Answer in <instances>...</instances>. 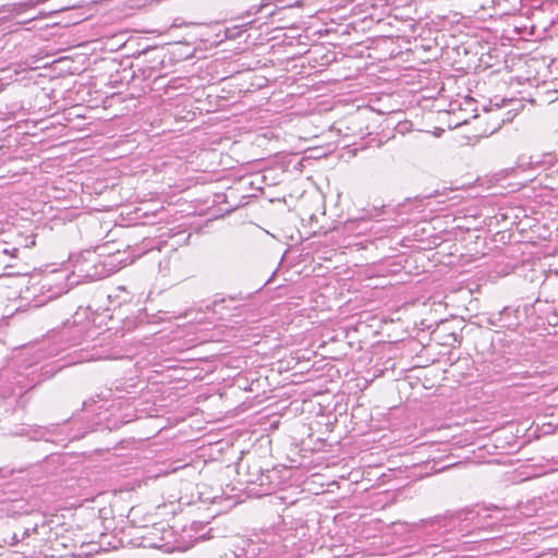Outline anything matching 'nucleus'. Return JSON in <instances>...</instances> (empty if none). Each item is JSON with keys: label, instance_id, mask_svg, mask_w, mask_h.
Wrapping results in <instances>:
<instances>
[{"label": "nucleus", "instance_id": "6", "mask_svg": "<svg viewBox=\"0 0 558 558\" xmlns=\"http://www.w3.org/2000/svg\"><path fill=\"white\" fill-rule=\"evenodd\" d=\"M263 493H264V494H269V493H270V489H269V488L263 489Z\"/></svg>", "mask_w": 558, "mask_h": 558}, {"label": "nucleus", "instance_id": "1", "mask_svg": "<svg viewBox=\"0 0 558 558\" xmlns=\"http://www.w3.org/2000/svg\"><path fill=\"white\" fill-rule=\"evenodd\" d=\"M533 306L525 304L522 308L506 306L499 313L497 320L500 327L514 330L522 324V317L527 316Z\"/></svg>", "mask_w": 558, "mask_h": 558}, {"label": "nucleus", "instance_id": "2", "mask_svg": "<svg viewBox=\"0 0 558 558\" xmlns=\"http://www.w3.org/2000/svg\"><path fill=\"white\" fill-rule=\"evenodd\" d=\"M268 478H269V476H268V475L264 474L262 471H259V470H258V471H257V473H256V475L251 476V477L247 480V482H248V483H256V484H258L259 486H262V487H263V486H265L266 484L268 485V482H267V481H268Z\"/></svg>", "mask_w": 558, "mask_h": 558}, {"label": "nucleus", "instance_id": "5", "mask_svg": "<svg viewBox=\"0 0 558 558\" xmlns=\"http://www.w3.org/2000/svg\"><path fill=\"white\" fill-rule=\"evenodd\" d=\"M61 294H62V290H59V291H57V292H54V293L49 294V295H48V299H49V300H52V299L58 298V296H59V295H61Z\"/></svg>", "mask_w": 558, "mask_h": 558}, {"label": "nucleus", "instance_id": "3", "mask_svg": "<svg viewBox=\"0 0 558 558\" xmlns=\"http://www.w3.org/2000/svg\"><path fill=\"white\" fill-rule=\"evenodd\" d=\"M21 534L20 533H16L14 532L13 535H12V542H11V545H15L17 544L19 542H21Z\"/></svg>", "mask_w": 558, "mask_h": 558}, {"label": "nucleus", "instance_id": "7", "mask_svg": "<svg viewBox=\"0 0 558 558\" xmlns=\"http://www.w3.org/2000/svg\"><path fill=\"white\" fill-rule=\"evenodd\" d=\"M264 7V4H262L258 9H257V12L262 11V8Z\"/></svg>", "mask_w": 558, "mask_h": 558}, {"label": "nucleus", "instance_id": "4", "mask_svg": "<svg viewBox=\"0 0 558 558\" xmlns=\"http://www.w3.org/2000/svg\"><path fill=\"white\" fill-rule=\"evenodd\" d=\"M29 533H31V529H24L20 534H21V539H25L26 537L29 536Z\"/></svg>", "mask_w": 558, "mask_h": 558}]
</instances>
